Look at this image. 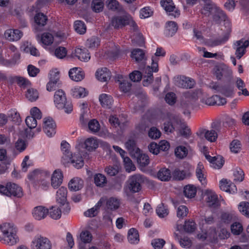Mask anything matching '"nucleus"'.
Masks as SVG:
<instances>
[{"label": "nucleus", "mask_w": 249, "mask_h": 249, "mask_svg": "<svg viewBox=\"0 0 249 249\" xmlns=\"http://www.w3.org/2000/svg\"><path fill=\"white\" fill-rule=\"evenodd\" d=\"M67 99L64 91L62 89L56 90L54 95V103L59 109H62Z\"/></svg>", "instance_id": "nucleus-15"}, {"label": "nucleus", "mask_w": 249, "mask_h": 249, "mask_svg": "<svg viewBox=\"0 0 249 249\" xmlns=\"http://www.w3.org/2000/svg\"><path fill=\"white\" fill-rule=\"evenodd\" d=\"M144 181L143 176L136 174L129 179L128 189L133 193L139 192L142 189L141 184Z\"/></svg>", "instance_id": "nucleus-7"}, {"label": "nucleus", "mask_w": 249, "mask_h": 249, "mask_svg": "<svg viewBox=\"0 0 249 249\" xmlns=\"http://www.w3.org/2000/svg\"><path fill=\"white\" fill-rule=\"evenodd\" d=\"M136 154L138 155L137 162L141 166L145 167L149 163V158L147 155L140 154V152Z\"/></svg>", "instance_id": "nucleus-44"}, {"label": "nucleus", "mask_w": 249, "mask_h": 249, "mask_svg": "<svg viewBox=\"0 0 249 249\" xmlns=\"http://www.w3.org/2000/svg\"><path fill=\"white\" fill-rule=\"evenodd\" d=\"M0 230L3 234L2 239L4 243L10 246L15 245L19 241L17 233V227L13 224L5 223L0 226ZM2 238L0 237V240Z\"/></svg>", "instance_id": "nucleus-2"}, {"label": "nucleus", "mask_w": 249, "mask_h": 249, "mask_svg": "<svg viewBox=\"0 0 249 249\" xmlns=\"http://www.w3.org/2000/svg\"><path fill=\"white\" fill-rule=\"evenodd\" d=\"M31 246L33 249H51L52 243L47 237L37 235L33 240Z\"/></svg>", "instance_id": "nucleus-6"}, {"label": "nucleus", "mask_w": 249, "mask_h": 249, "mask_svg": "<svg viewBox=\"0 0 249 249\" xmlns=\"http://www.w3.org/2000/svg\"><path fill=\"white\" fill-rule=\"evenodd\" d=\"M179 134L181 136L185 138H189L191 134L190 129L184 123H181Z\"/></svg>", "instance_id": "nucleus-61"}, {"label": "nucleus", "mask_w": 249, "mask_h": 249, "mask_svg": "<svg viewBox=\"0 0 249 249\" xmlns=\"http://www.w3.org/2000/svg\"><path fill=\"white\" fill-rule=\"evenodd\" d=\"M175 153L177 157L182 159L187 156L188 151L185 147L179 146L176 148Z\"/></svg>", "instance_id": "nucleus-62"}, {"label": "nucleus", "mask_w": 249, "mask_h": 249, "mask_svg": "<svg viewBox=\"0 0 249 249\" xmlns=\"http://www.w3.org/2000/svg\"><path fill=\"white\" fill-rule=\"evenodd\" d=\"M68 186L71 191H77L82 188L83 180L78 178H73L69 182Z\"/></svg>", "instance_id": "nucleus-33"}, {"label": "nucleus", "mask_w": 249, "mask_h": 249, "mask_svg": "<svg viewBox=\"0 0 249 249\" xmlns=\"http://www.w3.org/2000/svg\"><path fill=\"white\" fill-rule=\"evenodd\" d=\"M47 20V17L41 13L36 14L35 17V21L39 26L42 27L46 25Z\"/></svg>", "instance_id": "nucleus-43"}, {"label": "nucleus", "mask_w": 249, "mask_h": 249, "mask_svg": "<svg viewBox=\"0 0 249 249\" xmlns=\"http://www.w3.org/2000/svg\"><path fill=\"white\" fill-rule=\"evenodd\" d=\"M131 57L138 63H145L146 57L144 51L141 49H135L131 52Z\"/></svg>", "instance_id": "nucleus-23"}, {"label": "nucleus", "mask_w": 249, "mask_h": 249, "mask_svg": "<svg viewBox=\"0 0 249 249\" xmlns=\"http://www.w3.org/2000/svg\"><path fill=\"white\" fill-rule=\"evenodd\" d=\"M205 195L207 196V203L210 207L216 208L219 205L217 196L214 192L207 190Z\"/></svg>", "instance_id": "nucleus-16"}, {"label": "nucleus", "mask_w": 249, "mask_h": 249, "mask_svg": "<svg viewBox=\"0 0 249 249\" xmlns=\"http://www.w3.org/2000/svg\"><path fill=\"white\" fill-rule=\"evenodd\" d=\"M184 194L188 198H193L196 193V188L193 185H187L184 187Z\"/></svg>", "instance_id": "nucleus-38"}, {"label": "nucleus", "mask_w": 249, "mask_h": 249, "mask_svg": "<svg viewBox=\"0 0 249 249\" xmlns=\"http://www.w3.org/2000/svg\"><path fill=\"white\" fill-rule=\"evenodd\" d=\"M81 241L84 243H89L92 240V235L88 231H82L80 234Z\"/></svg>", "instance_id": "nucleus-60"}, {"label": "nucleus", "mask_w": 249, "mask_h": 249, "mask_svg": "<svg viewBox=\"0 0 249 249\" xmlns=\"http://www.w3.org/2000/svg\"><path fill=\"white\" fill-rule=\"evenodd\" d=\"M121 204L120 200L115 197H110L106 199V205L108 209L114 211L118 209Z\"/></svg>", "instance_id": "nucleus-34"}, {"label": "nucleus", "mask_w": 249, "mask_h": 249, "mask_svg": "<svg viewBox=\"0 0 249 249\" xmlns=\"http://www.w3.org/2000/svg\"><path fill=\"white\" fill-rule=\"evenodd\" d=\"M74 54L81 61H88L90 58L88 50L85 48H76Z\"/></svg>", "instance_id": "nucleus-27"}, {"label": "nucleus", "mask_w": 249, "mask_h": 249, "mask_svg": "<svg viewBox=\"0 0 249 249\" xmlns=\"http://www.w3.org/2000/svg\"><path fill=\"white\" fill-rule=\"evenodd\" d=\"M69 148L70 145L67 142L63 141L61 142V148L63 154L62 162L64 164L71 162L75 168H81L84 165V160L81 155L78 154L72 155Z\"/></svg>", "instance_id": "nucleus-1"}, {"label": "nucleus", "mask_w": 249, "mask_h": 249, "mask_svg": "<svg viewBox=\"0 0 249 249\" xmlns=\"http://www.w3.org/2000/svg\"><path fill=\"white\" fill-rule=\"evenodd\" d=\"M215 7H213L212 3L205 4L203 8L201 10V13L206 16H209L214 12Z\"/></svg>", "instance_id": "nucleus-56"}, {"label": "nucleus", "mask_w": 249, "mask_h": 249, "mask_svg": "<svg viewBox=\"0 0 249 249\" xmlns=\"http://www.w3.org/2000/svg\"><path fill=\"white\" fill-rule=\"evenodd\" d=\"M178 30V24L175 21H168L166 23L164 34L166 36H173Z\"/></svg>", "instance_id": "nucleus-26"}, {"label": "nucleus", "mask_w": 249, "mask_h": 249, "mask_svg": "<svg viewBox=\"0 0 249 249\" xmlns=\"http://www.w3.org/2000/svg\"><path fill=\"white\" fill-rule=\"evenodd\" d=\"M235 85L237 88L240 90L238 92V95H241V94L244 95V96H249V92L247 90V89L245 88L246 85L245 82L243 80H242L240 78L237 77L235 81Z\"/></svg>", "instance_id": "nucleus-32"}, {"label": "nucleus", "mask_w": 249, "mask_h": 249, "mask_svg": "<svg viewBox=\"0 0 249 249\" xmlns=\"http://www.w3.org/2000/svg\"><path fill=\"white\" fill-rule=\"evenodd\" d=\"M123 161L124 168L127 172H130L135 170L136 167L129 157H126L124 158Z\"/></svg>", "instance_id": "nucleus-58"}, {"label": "nucleus", "mask_w": 249, "mask_h": 249, "mask_svg": "<svg viewBox=\"0 0 249 249\" xmlns=\"http://www.w3.org/2000/svg\"><path fill=\"white\" fill-rule=\"evenodd\" d=\"M157 176L158 178L161 181H168L171 178V172L168 169L163 168L159 171Z\"/></svg>", "instance_id": "nucleus-36"}, {"label": "nucleus", "mask_w": 249, "mask_h": 249, "mask_svg": "<svg viewBox=\"0 0 249 249\" xmlns=\"http://www.w3.org/2000/svg\"><path fill=\"white\" fill-rule=\"evenodd\" d=\"M196 134L200 138L204 137L207 141L211 142H215L218 137L216 132L213 129L209 130L201 128L198 130Z\"/></svg>", "instance_id": "nucleus-13"}, {"label": "nucleus", "mask_w": 249, "mask_h": 249, "mask_svg": "<svg viewBox=\"0 0 249 249\" xmlns=\"http://www.w3.org/2000/svg\"><path fill=\"white\" fill-rule=\"evenodd\" d=\"M63 174L59 169L55 170L51 178V185L54 188H58L62 183Z\"/></svg>", "instance_id": "nucleus-21"}, {"label": "nucleus", "mask_w": 249, "mask_h": 249, "mask_svg": "<svg viewBox=\"0 0 249 249\" xmlns=\"http://www.w3.org/2000/svg\"><path fill=\"white\" fill-rule=\"evenodd\" d=\"M234 180L235 181L241 182L244 179V173L240 168H236L233 172Z\"/></svg>", "instance_id": "nucleus-52"}, {"label": "nucleus", "mask_w": 249, "mask_h": 249, "mask_svg": "<svg viewBox=\"0 0 249 249\" xmlns=\"http://www.w3.org/2000/svg\"><path fill=\"white\" fill-rule=\"evenodd\" d=\"M104 4L102 0H93L91 7L92 10L96 13H99L103 11Z\"/></svg>", "instance_id": "nucleus-45"}, {"label": "nucleus", "mask_w": 249, "mask_h": 249, "mask_svg": "<svg viewBox=\"0 0 249 249\" xmlns=\"http://www.w3.org/2000/svg\"><path fill=\"white\" fill-rule=\"evenodd\" d=\"M249 46V41L241 39L236 41L234 44L235 49V54L238 59H240L245 53L246 49Z\"/></svg>", "instance_id": "nucleus-10"}, {"label": "nucleus", "mask_w": 249, "mask_h": 249, "mask_svg": "<svg viewBox=\"0 0 249 249\" xmlns=\"http://www.w3.org/2000/svg\"><path fill=\"white\" fill-rule=\"evenodd\" d=\"M206 95L201 89H198L192 93L191 96L195 100L200 98L202 103L208 106L216 105L217 99H218V95H213L210 97H207Z\"/></svg>", "instance_id": "nucleus-5"}, {"label": "nucleus", "mask_w": 249, "mask_h": 249, "mask_svg": "<svg viewBox=\"0 0 249 249\" xmlns=\"http://www.w3.org/2000/svg\"><path fill=\"white\" fill-rule=\"evenodd\" d=\"M230 33L231 28L229 27L222 37L215 39H209L207 41V45L209 47H213L224 44L229 39Z\"/></svg>", "instance_id": "nucleus-14"}, {"label": "nucleus", "mask_w": 249, "mask_h": 249, "mask_svg": "<svg viewBox=\"0 0 249 249\" xmlns=\"http://www.w3.org/2000/svg\"><path fill=\"white\" fill-rule=\"evenodd\" d=\"M99 101L102 107L109 108L113 103L112 97L107 94H102L99 96Z\"/></svg>", "instance_id": "nucleus-31"}, {"label": "nucleus", "mask_w": 249, "mask_h": 249, "mask_svg": "<svg viewBox=\"0 0 249 249\" xmlns=\"http://www.w3.org/2000/svg\"><path fill=\"white\" fill-rule=\"evenodd\" d=\"M119 171V168L117 165H109L105 168V172L109 176H114L116 175Z\"/></svg>", "instance_id": "nucleus-55"}, {"label": "nucleus", "mask_w": 249, "mask_h": 249, "mask_svg": "<svg viewBox=\"0 0 249 249\" xmlns=\"http://www.w3.org/2000/svg\"><path fill=\"white\" fill-rule=\"evenodd\" d=\"M100 44V40L97 36H92L88 39L86 42L87 46L91 49H95L98 47Z\"/></svg>", "instance_id": "nucleus-46"}, {"label": "nucleus", "mask_w": 249, "mask_h": 249, "mask_svg": "<svg viewBox=\"0 0 249 249\" xmlns=\"http://www.w3.org/2000/svg\"><path fill=\"white\" fill-rule=\"evenodd\" d=\"M237 219V216L233 211L222 212L220 215L221 222L225 224H229Z\"/></svg>", "instance_id": "nucleus-24"}, {"label": "nucleus", "mask_w": 249, "mask_h": 249, "mask_svg": "<svg viewBox=\"0 0 249 249\" xmlns=\"http://www.w3.org/2000/svg\"><path fill=\"white\" fill-rule=\"evenodd\" d=\"M238 209L242 214L249 218V202H241L238 205Z\"/></svg>", "instance_id": "nucleus-47"}, {"label": "nucleus", "mask_w": 249, "mask_h": 249, "mask_svg": "<svg viewBox=\"0 0 249 249\" xmlns=\"http://www.w3.org/2000/svg\"><path fill=\"white\" fill-rule=\"evenodd\" d=\"M88 126L89 130L92 133L98 132L100 127L99 122L95 119L90 120L88 123Z\"/></svg>", "instance_id": "nucleus-63"}, {"label": "nucleus", "mask_w": 249, "mask_h": 249, "mask_svg": "<svg viewBox=\"0 0 249 249\" xmlns=\"http://www.w3.org/2000/svg\"><path fill=\"white\" fill-rule=\"evenodd\" d=\"M127 238L131 244H137L139 242L138 231L135 228L130 229L128 231Z\"/></svg>", "instance_id": "nucleus-35"}, {"label": "nucleus", "mask_w": 249, "mask_h": 249, "mask_svg": "<svg viewBox=\"0 0 249 249\" xmlns=\"http://www.w3.org/2000/svg\"><path fill=\"white\" fill-rule=\"evenodd\" d=\"M213 20L217 23H220L222 21H226L227 16L224 11L217 7H215L213 13Z\"/></svg>", "instance_id": "nucleus-30"}, {"label": "nucleus", "mask_w": 249, "mask_h": 249, "mask_svg": "<svg viewBox=\"0 0 249 249\" xmlns=\"http://www.w3.org/2000/svg\"><path fill=\"white\" fill-rule=\"evenodd\" d=\"M231 231L233 234L239 235L243 231V227L239 222H234L231 225Z\"/></svg>", "instance_id": "nucleus-64"}, {"label": "nucleus", "mask_w": 249, "mask_h": 249, "mask_svg": "<svg viewBox=\"0 0 249 249\" xmlns=\"http://www.w3.org/2000/svg\"><path fill=\"white\" fill-rule=\"evenodd\" d=\"M50 175V172L47 171L36 169L28 175V178L30 180L40 181L43 179L44 177H49Z\"/></svg>", "instance_id": "nucleus-18"}, {"label": "nucleus", "mask_w": 249, "mask_h": 249, "mask_svg": "<svg viewBox=\"0 0 249 249\" xmlns=\"http://www.w3.org/2000/svg\"><path fill=\"white\" fill-rule=\"evenodd\" d=\"M9 117L14 123L19 124L21 122V118L19 113L14 109H11L9 111L8 114Z\"/></svg>", "instance_id": "nucleus-57"}, {"label": "nucleus", "mask_w": 249, "mask_h": 249, "mask_svg": "<svg viewBox=\"0 0 249 249\" xmlns=\"http://www.w3.org/2000/svg\"><path fill=\"white\" fill-rule=\"evenodd\" d=\"M85 148L89 151H93L98 147L97 141L93 138L87 139L84 142Z\"/></svg>", "instance_id": "nucleus-40"}, {"label": "nucleus", "mask_w": 249, "mask_h": 249, "mask_svg": "<svg viewBox=\"0 0 249 249\" xmlns=\"http://www.w3.org/2000/svg\"><path fill=\"white\" fill-rule=\"evenodd\" d=\"M94 180L95 185L98 187H104L107 183V179L106 176L102 174H96L94 176Z\"/></svg>", "instance_id": "nucleus-37"}, {"label": "nucleus", "mask_w": 249, "mask_h": 249, "mask_svg": "<svg viewBox=\"0 0 249 249\" xmlns=\"http://www.w3.org/2000/svg\"><path fill=\"white\" fill-rule=\"evenodd\" d=\"M161 6L167 12L169 13V15L174 18L178 17L180 15V11L176 9L172 0H161Z\"/></svg>", "instance_id": "nucleus-11"}, {"label": "nucleus", "mask_w": 249, "mask_h": 249, "mask_svg": "<svg viewBox=\"0 0 249 249\" xmlns=\"http://www.w3.org/2000/svg\"><path fill=\"white\" fill-rule=\"evenodd\" d=\"M0 193L7 196L20 197L23 196L22 188L17 184L9 182L6 186L0 184Z\"/></svg>", "instance_id": "nucleus-4"}, {"label": "nucleus", "mask_w": 249, "mask_h": 249, "mask_svg": "<svg viewBox=\"0 0 249 249\" xmlns=\"http://www.w3.org/2000/svg\"><path fill=\"white\" fill-rule=\"evenodd\" d=\"M40 40L45 45H50L53 41V36L49 33H45L42 35Z\"/></svg>", "instance_id": "nucleus-48"}, {"label": "nucleus", "mask_w": 249, "mask_h": 249, "mask_svg": "<svg viewBox=\"0 0 249 249\" xmlns=\"http://www.w3.org/2000/svg\"><path fill=\"white\" fill-rule=\"evenodd\" d=\"M56 124L52 118L44 119L43 130L48 137H52L55 134Z\"/></svg>", "instance_id": "nucleus-12"}, {"label": "nucleus", "mask_w": 249, "mask_h": 249, "mask_svg": "<svg viewBox=\"0 0 249 249\" xmlns=\"http://www.w3.org/2000/svg\"><path fill=\"white\" fill-rule=\"evenodd\" d=\"M26 96L31 101H36L38 97V93L36 89H29L27 90Z\"/></svg>", "instance_id": "nucleus-59"}, {"label": "nucleus", "mask_w": 249, "mask_h": 249, "mask_svg": "<svg viewBox=\"0 0 249 249\" xmlns=\"http://www.w3.org/2000/svg\"><path fill=\"white\" fill-rule=\"evenodd\" d=\"M196 174L197 178L202 185L205 186L207 184L206 172L203 164L200 162L197 165Z\"/></svg>", "instance_id": "nucleus-22"}, {"label": "nucleus", "mask_w": 249, "mask_h": 249, "mask_svg": "<svg viewBox=\"0 0 249 249\" xmlns=\"http://www.w3.org/2000/svg\"><path fill=\"white\" fill-rule=\"evenodd\" d=\"M159 59L156 57H152V63L151 67L148 66L143 70V85L144 86H148L153 80V72H157L159 71L158 67Z\"/></svg>", "instance_id": "nucleus-3"}, {"label": "nucleus", "mask_w": 249, "mask_h": 249, "mask_svg": "<svg viewBox=\"0 0 249 249\" xmlns=\"http://www.w3.org/2000/svg\"><path fill=\"white\" fill-rule=\"evenodd\" d=\"M69 74L71 79L76 82L81 81L84 77V72L77 68L71 69L69 72Z\"/></svg>", "instance_id": "nucleus-28"}, {"label": "nucleus", "mask_w": 249, "mask_h": 249, "mask_svg": "<svg viewBox=\"0 0 249 249\" xmlns=\"http://www.w3.org/2000/svg\"><path fill=\"white\" fill-rule=\"evenodd\" d=\"M121 12L123 13L122 15L114 16L111 19V25L115 29L124 27L127 25V21H129V14L125 11Z\"/></svg>", "instance_id": "nucleus-9"}, {"label": "nucleus", "mask_w": 249, "mask_h": 249, "mask_svg": "<svg viewBox=\"0 0 249 249\" xmlns=\"http://www.w3.org/2000/svg\"><path fill=\"white\" fill-rule=\"evenodd\" d=\"M72 95L75 98H82L87 95L85 88L81 87H77L71 89Z\"/></svg>", "instance_id": "nucleus-42"}, {"label": "nucleus", "mask_w": 249, "mask_h": 249, "mask_svg": "<svg viewBox=\"0 0 249 249\" xmlns=\"http://www.w3.org/2000/svg\"><path fill=\"white\" fill-rule=\"evenodd\" d=\"M107 7L113 11H117L118 12H124V10L122 6L120 5L119 2L116 0H107Z\"/></svg>", "instance_id": "nucleus-41"}, {"label": "nucleus", "mask_w": 249, "mask_h": 249, "mask_svg": "<svg viewBox=\"0 0 249 249\" xmlns=\"http://www.w3.org/2000/svg\"><path fill=\"white\" fill-rule=\"evenodd\" d=\"M233 89L231 85L224 86L219 89V92L227 97H230L234 93Z\"/></svg>", "instance_id": "nucleus-51"}, {"label": "nucleus", "mask_w": 249, "mask_h": 249, "mask_svg": "<svg viewBox=\"0 0 249 249\" xmlns=\"http://www.w3.org/2000/svg\"><path fill=\"white\" fill-rule=\"evenodd\" d=\"M96 78L101 82H106L111 77V73L107 68L98 69L96 72Z\"/></svg>", "instance_id": "nucleus-25"}, {"label": "nucleus", "mask_w": 249, "mask_h": 249, "mask_svg": "<svg viewBox=\"0 0 249 249\" xmlns=\"http://www.w3.org/2000/svg\"><path fill=\"white\" fill-rule=\"evenodd\" d=\"M74 28L75 31L79 34H84L86 32V26L84 22L80 20L75 21Z\"/></svg>", "instance_id": "nucleus-49"}, {"label": "nucleus", "mask_w": 249, "mask_h": 249, "mask_svg": "<svg viewBox=\"0 0 249 249\" xmlns=\"http://www.w3.org/2000/svg\"><path fill=\"white\" fill-rule=\"evenodd\" d=\"M174 83L177 86L184 88H193L196 84L195 81L184 75H178L174 78Z\"/></svg>", "instance_id": "nucleus-8"}, {"label": "nucleus", "mask_w": 249, "mask_h": 249, "mask_svg": "<svg viewBox=\"0 0 249 249\" xmlns=\"http://www.w3.org/2000/svg\"><path fill=\"white\" fill-rule=\"evenodd\" d=\"M67 189L61 187L56 192V200L60 204H64L67 201Z\"/></svg>", "instance_id": "nucleus-29"}, {"label": "nucleus", "mask_w": 249, "mask_h": 249, "mask_svg": "<svg viewBox=\"0 0 249 249\" xmlns=\"http://www.w3.org/2000/svg\"><path fill=\"white\" fill-rule=\"evenodd\" d=\"M6 38L10 41H18L20 39L23 34L18 29H8L5 33Z\"/></svg>", "instance_id": "nucleus-20"}, {"label": "nucleus", "mask_w": 249, "mask_h": 249, "mask_svg": "<svg viewBox=\"0 0 249 249\" xmlns=\"http://www.w3.org/2000/svg\"><path fill=\"white\" fill-rule=\"evenodd\" d=\"M219 187L221 190L230 194L234 193L237 191L236 186L230 180L226 179H223L220 181Z\"/></svg>", "instance_id": "nucleus-17"}, {"label": "nucleus", "mask_w": 249, "mask_h": 249, "mask_svg": "<svg viewBox=\"0 0 249 249\" xmlns=\"http://www.w3.org/2000/svg\"><path fill=\"white\" fill-rule=\"evenodd\" d=\"M189 175V173L186 171H180L178 169H176L173 173V178L176 180H183L185 178Z\"/></svg>", "instance_id": "nucleus-50"}, {"label": "nucleus", "mask_w": 249, "mask_h": 249, "mask_svg": "<svg viewBox=\"0 0 249 249\" xmlns=\"http://www.w3.org/2000/svg\"><path fill=\"white\" fill-rule=\"evenodd\" d=\"M125 147L131 154H138L140 152L139 148H137L136 142L133 140H129L125 142Z\"/></svg>", "instance_id": "nucleus-39"}, {"label": "nucleus", "mask_w": 249, "mask_h": 249, "mask_svg": "<svg viewBox=\"0 0 249 249\" xmlns=\"http://www.w3.org/2000/svg\"><path fill=\"white\" fill-rule=\"evenodd\" d=\"M61 210L57 207L53 206L50 210V216L54 219H58L61 216Z\"/></svg>", "instance_id": "nucleus-53"}, {"label": "nucleus", "mask_w": 249, "mask_h": 249, "mask_svg": "<svg viewBox=\"0 0 249 249\" xmlns=\"http://www.w3.org/2000/svg\"><path fill=\"white\" fill-rule=\"evenodd\" d=\"M183 229L187 232H193L196 229V224L193 220L186 221L184 223Z\"/></svg>", "instance_id": "nucleus-54"}, {"label": "nucleus", "mask_w": 249, "mask_h": 249, "mask_svg": "<svg viewBox=\"0 0 249 249\" xmlns=\"http://www.w3.org/2000/svg\"><path fill=\"white\" fill-rule=\"evenodd\" d=\"M49 213L48 209L42 206L34 208L32 214L33 217L37 220L44 219Z\"/></svg>", "instance_id": "nucleus-19"}]
</instances>
